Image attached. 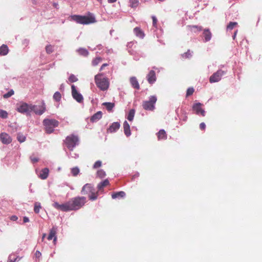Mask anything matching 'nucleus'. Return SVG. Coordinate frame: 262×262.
<instances>
[{"label":"nucleus","mask_w":262,"mask_h":262,"mask_svg":"<svg viewBox=\"0 0 262 262\" xmlns=\"http://www.w3.org/2000/svg\"><path fill=\"white\" fill-rule=\"evenodd\" d=\"M139 176V174L138 173L137 174H135L133 176V179H136L137 177H138Z\"/></svg>","instance_id":"55"},{"label":"nucleus","mask_w":262,"mask_h":262,"mask_svg":"<svg viewBox=\"0 0 262 262\" xmlns=\"http://www.w3.org/2000/svg\"><path fill=\"white\" fill-rule=\"evenodd\" d=\"M10 219L12 221H16L18 219V217L16 215H12Z\"/></svg>","instance_id":"50"},{"label":"nucleus","mask_w":262,"mask_h":262,"mask_svg":"<svg viewBox=\"0 0 262 262\" xmlns=\"http://www.w3.org/2000/svg\"><path fill=\"white\" fill-rule=\"evenodd\" d=\"M188 28L190 31L194 32H200L202 30V27L201 26L195 25L188 26Z\"/></svg>","instance_id":"25"},{"label":"nucleus","mask_w":262,"mask_h":262,"mask_svg":"<svg viewBox=\"0 0 262 262\" xmlns=\"http://www.w3.org/2000/svg\"><path fill=\"white\" fill-rule=\"evenodd\" d=\"M78 136L73 134L67 136L64 141L67 147L70 150H73V148L78 144Z\"/></svg>","instance_id":"6"},{"label":"nucleus","mask_w":262,"mask_h":262,"mask_svg":"<svg viewBox=\"0 0 262 262\" xmlns=\"http://www.w3.org/2000/svg\"><path fill=\"white\" fill-rule=\"evenodd\" d=\"M54 46L51 45H47L46 47V51L47 54H51L54 52Z\"/></svg>","instance_id":"33"},{"label":"nucleus","mask_w":262,"mask_h":262,"mask_svg":"<svg viewBox=\"0 0 262 262\" xmlns=\"http://www.w3.org/2000/svg\"><path fill=\"white\" fill-rule=\"evenodd\" d=\"M17 139L20 143H23L25 141L26 137L23 133H18L17 135Z\"/></svg>","instance_id":"29"},{"label":"nucleus","mask_w":262,"mask_h":262,"mask_svg":"<svg viewBox=\"0 0 262 262\" xmlns=\"http://www.w3.org/2000/svg\"><path fill=\"white\" fill-rule=\"evenodd\" d=\"M61 95L58 92H56L53 95V99L56 101H59L61 99Z\"/></svg>","instance_id":"36"},{"label":"nucleus","mask_w":262,"mask_h":262,"mask_svg":"<svg viewBox=\"0 0 262 262\" xmlns=\"http://www.w3.org/2000/svg\"><path fill=\"white\" fill-rule=\"evenodd\" d=\"M9 52V49L7 45H3L0 48V55L1 56H5Z\"/></svg>","instance_id":"23"},{"label":"nucleus","mask_w":262,"mask_h":262,"mask_svg":"<svg viewBox=\"0 0 262 262\" xmlns=\"http://www.w3.org/2000/svg\"><path fill=\"white\" fill-rule=\"evenodd\" d=\"M130 83L132 86L136 89L139 90L140 89V85L139 82L135 77H132L130 78Z\"/></svg>","instance_id":"20"},{"label":"nucleus","mask_w":262,"mask_h":262,"mask_svg":"<svg viewBox=\"0 0 262 262\" xmlns=\"http://www.w3.org/2000/svg\"><path fill=\"white\" fill-rule=\"evenodd\" d=\"M72 18L76 23L82 25L93 24L96 21L95 17L92 15L88 16L75 15L72 16Z\"/></svg>","instance_id":"4"},{"label":"nucleus","mask_w":262,"mask_h":262,"mask_svg":"<svg viewBox=\"0 0 262 262\" xmlns=\"http://www.w3.org/2000/svg\"><path fill=\"white\" fill-rule=\"evenodd\" d=\"M102 60V58L100 57H97L94 58L92 61V65L94 66H97L99 63H100Z\"/></svg>","instance_id":"32"},{"label":"nucleus","mask_w":262,"mask_h":262,"mask_svg":"<svg viewBox=\"0 0 262 262\" xmlns=\"http://www.w3.org/2000/svg\"><path fill=\"white\" fill-rule=\"evenodd\" d=\"M102 116V113L101 111H98L93 115L90 118L91 122H96L99 120Z\"/></svg>","instance_id":"18"},{"label":"nucleus","mask_w":262,"mask_h":262,"mask_svg":"<svg viewBox=\"0 0 262 262\" xmlns=\"http://www.w3.org/2000/svg\"><path fill=\"white\" fill-rule=\"evenodd\" d=\"M151 18L152 19L153 26L155 27V28H157V23L158 21L157 18L155 16H152Z\"/></svg>","instance_id":"45"},{"label":"nucleus","mask_w":262,"mask_h":262,"mask_svg":"<svg viewBox=\"0 0 262 262\" xmlns=\"http://www.w3.org/2000/svg\"><path fill=\"white\" fill-rule=\"evenodd\" d=\"M102 165V162L101 161H97L93 165V168L94 169H96V168H99Z\"/></svg>","instance_id":"42"},{"label":"nucleus","mask_w":262,"mask_h":262,"mask_svg":"<svg viewBox=\"0 0 262 262\" xmlns=\"http://www.w3.org/2000/svg\"><path fill=\"white\" fill-rule=\"evenodd\" d=\"M120 127V123L119 122H113L107 129V133H113L116 132Z\"/></svg>","instance_id":"15"},{"label":"nucleus","mask_w":262,"mask_h":262,"mask_svg":"<svg viewBox=\"0 0 262 262\" xmlns=\"http://www.w3.org/2000/svg\"><path fill=\"white\" fill-rule=\"evenodd\" d=\"M49 170L48 168H45L41 169L38 174V177L41 179L44 180L48 178L49 175Z\"/></svg>","instance_id":"17"},{"label":"nucleus","mask_w":262,"mask_h":262,"mask_svg":"<svg viewBox=\"0 0 262 262\" xmlns=\"http://www.w3.org/2000/svg\"><path fill=\"white\" fill-rule=\"evenodd\" d=\"M46 233L43 234L42 237V240H43V239L46 237Z\"/></svg>","instance_id":"57"},{"label":"nucleus","mask_w":262,"mask_h":262,"mask_svg":"<svg viewBox=\"0 0 262 262\" xmlns=\"http://www.w3.org/2000/svg\"><path fill=\"white\" fill-rule=\"evenodd\" d=\"M130 6L132 8L136 7L138 5L139 1L138 0H129Z\"/></svg>","instance_id":"37"},{"label":"nucleus","mask_w":262,"mask_h":262,"mask_svg":"<svg viewBox=\"0 0 262 262\" xmlns=\"http://www.w3.org/2000/svg\"><path fill=\"white\" fill-rule=\"evenodd\" d=\"M77 52L80 55L84 56H86L89 54V52L85 49L80 48L77 50Z\"/></svg>","instance_id":"31"},{"label":"nucleus","mask_w":262,"mask_h":262,"mask_svg":"<svg viewBox=\"0 0 262 262\" xmlns=\"http://www.w3.org/2000/svg\"><path fill=\"white\" fill-rule=\"evenodd\" d=\"M135 114V111L133 109L130 110L129 112V113H128V116L127 118V119L130 121H133L134 119Z\"/></svg>","instance_id":"30"},{"label":"nucleus","mask_w":262,"mask_h":262,"mask_svg":"<svg viewBox=\"0 0 262 262\" xmlns=\"http://www.w3.org/2000/svg\"><path fill=\"white\" fill-rule=\"evenodd\" d=\"M30 160L33 163H36L38 161L39 159L37 157H34L33 156L30 157Z\"/></svg>","instance_id":"46"},{"label":"nucleus","mask_w":262,"mask_h":262,"mask_svg":"<svg viewBox=\"0 0 262 262\" xmlns=\"http://www.w3.org/2000/svg\"><path fill=\"white\" fill-rule=\"evenodd\" d=\"M69 80L71 82H74L78 80V78L74 75L71 74L69 78Z\"/></svg>","instance_id":"41"},{"label":"nucleus","mask_w":262,"mask_h":262,"mask_svg":"<svg viewBox=\"0 0 262 262\" xmlns=\"http://www.w3.org/2000/svg\"><path fill=\"white\" fill-rule=\"evenodd\" d=\"M57 233V227H53L50 230L49 234L47 237L48 239L50 241L53 238L54 244H55L57 241V236L56 235Z\"/></svg>","instance_id":"14"},{"label":"nucleus","mask_w":262,"mask_h":262,"mask_svg":"<svg viewBox=\"0 0 262 262\" xmlns=\"http://www.w3.org/2000/svg\"><path fill=\"white\" fill-rule=\"evenodd\" d=\"M45 130L47 134H51L54 130V128L59 125V122L55 119H45L43 121Z\"/></svg>","instance_id":"5"},{"label":"nucleus","mask_w":262,"mask_h":262,"mask_svg":"<svg viewBox=\"0 0 262 262\" xmlns=\"http://www.w3.org/2000/svg\"><path fill=\"white\" fill-rule=\"evenodd\" d=\"M108 182L109 181H103V185H106L108 183Z\"/></svg>","instance_id":"54"},{"label":"nucleus","mask_w":262,"mask_h":262,"mask_svg":"<svg viewBox=\"0 0 262 262\" xmlns=\"http://www.w3.org/2000/svg\"><path fill=\"white\" fill-rule=\"evenodd\" d=\"M117 0H108V2L109 3H114L115 2H116Z\"/></svg>","instance_id":"53"},{"label":"nucleus","mask_w":262,"mask_h":262,"mask_svg":"<svg viewBox=\"0 0 262 262\" xmlns=\"http://www.w3.org/2000/svg\"><path fill=\"white\" fill-rule=\"evenodd\" d=\"M81 193L88 195L91 201L96 200L98 196V191L90 184H86L83 187Z\"/></svg>","instance_id":"3"},{"label":"nucleus","mask_w":262,"mask_h":262,"mask_svg":"<svg viewBox=\"0 0 262 262\" xmlns=\"http://www.w3.org/2000/svg\"><path fill=\"white\" fill-rule=\"evenodd\" d=\"M95 81L97 86L102 91L107 90L109 88V80L107 78L104 77L103 73L95 75Z\"/></svg>","instance_id":"2"},{"label":"nucleus","mask_w":262,"mask_h":262,"mask_svg":"<svg viewBox=\"0 0 262 262\" xmlns=\"http://www.w3.org/2000/svg\"><path fill=\"white\" fill-rule=\"evenodd\" d=\"M23 222L24 223H27L29 222V219L27 216H24L23 218Z\"/></svg>","instance_id":"51"},{"label":"nucleus","mask_w":262,"mask_h":262,"mask_svg":"<svg viewBox=\"0 0 262 262\" xmlns=\"http://www.w3.org/2000/svg\"><path fill=\"white\" fill-rule=\"evenodd\" d=\"M17 257H15L14 255H10L9 256L8 262H15L17 260Z\"/></svg>","instance_id":"44"},{"label":"nucleus","mask_w":262,"mask_h":262,"mask_svg":"<svg viewBox=\"0 0 262 262\" xmlns=\"http://www.w3.org/2000/svg\"><path fill=\"white\" fill-rule=\"evenodd\" d=\"M237 31L235 32L234 35L233 36V38L235 39Z\"/></svg>","instance_id":"56"},{"label":"nucleus","mask_w":262,"mask_h":262,"mask_svg":"<svg viewBox=\"0 0 262 262\" xmlns=\"http://www.w3.org/2000/svg\"><path fill=\"white\" fill-rule=\"evenodd\" d=\"M33 107H34L32 105H29L25 102H20L18 104L16 110L20 113L29 114L31 112V110Z\"/></svg>","instance_id":"7"},{"label":"nucleus","mask_w":262,"mask_h":262,"mask_svg":"<svg viewBox=\"0 0 262 262\" xmlns=\"http://www.w3.org/2000/svg\"><path fill=\"white\" fill-rule=\"evenodd\" d=\"M202 103L200 102L196 103L193 104L192 108L196 115L201 114V116L204 117L205 116V111L202 108Z\"/></svg>","instance_id":"10"},{"label":"nucleus","mask_w":262,"mask_h":262,"mask_svg":"<svg viewBox=\"0 0 262 262\" xmlns=\"http://www.w3.org/2000/svg\"><path fill=\"white\" fill-rule=\"evenodd\" d=\"M156 79L155 72L153 70H151L147 75L148 82L150 84H152L156 81Z\"/></svg>","instance_id":"16"},{"label":"nucleus","mask_w":262,"mask_h":262,"mask_svg":"<svg viewBox=\"0 0 262 262\" xmlns=\"http://www.w3.org/2000/svg\"><path fill=\"white\" fill-rule=\"evenodd\" d=\"M157 97L155 96H151L149 97L148 101L143 102V107L145 110L152 111L155 108V104L157 101Z\"/></svg>","instance_id":"8"},{"label":"nucleus","mask_w":262,"mask_h":262,"mask_svg":"<svg viewBox=\"0 0 262 262\" xmlns=\"http://www.w3.org/2000/svg\"><path fill=\"white\" fill-rule=\"evenodd\" d=\"M194 90L193 88H189L187 89L186 92V97H188L190 95H192L194 92Z\"/></svg>","instance_id":"43"},{"label":"nucleus","mask_w":262,"mask_h":262,"mask_svg":"<svg viewBox=\"0 0 262 262\" xmlns=\"http://www.w3.org/2000/svg\"><path fill=\"white\" fill-rule=\"evenodd\" d=\"M205 128H206V125H205V124L204 122H202V123H200V128L201 130H205Z\"/></svg>","instance_id":"48"},{"label":"nucleus","mask_w":262,"mask_h":262,"mask_svg":"<svg viewBox=\"0 0 262 262\" xmlns=\"http://www.w3.org/2000/svg\"><path fill=\"white\" fill-rule=\"evenodd\" d=\"M106 173L103 169H99L97 172V178L103 179L106 177Z\"/></svg>","instance_id":"27"},{"label":"nucleus","mask_w":262,"mask_h":262,"mask_svg":"<svg viewBox=\"0 0 262 262\" xmlns=\"http://www.w3.org/2000/svg\"><path fill=\"white\" fill-rule=\"evenodd\" d=\"M41 208L40 204L38 202H36L34 204V211L36 213L39 212L40 209Z\"/></svg>","instance_id":"35"},{"label":"nucleus","mask_w":262,"mask_h":262,"mask_svg":"<svg viewBox=\"0 0 262 262\" xmlns=\"http://www.w3.org/2000/svg\"><path fill=\"white\" fill-rule=\"evenodd\" d=\"M134 31L136 35L140 38H143V37L144 36V33L140 29V28L136 27L135 28H134Z\"/></svg>","instance_id":"26"},{"label":"nucleus","mask_w":262,"mask_h":262,"mask_svg":"<svg viewBox=\"0 0 262 262\" xmlns=\"http://www.w3.org/2000/svg\"><path fill=\"white\" fill-rule=\"evenodd\" d=\"M0 117L2 118H7L8 117V113L6 111L0 110Z\"/></svg>","instance_id":"40"},{"label":"nucleus","mask_w":262,"mask_h":262,"mask_svg":"<svg viewBox=\"0 0 262 262\" xmlns=\"http://www.w3.org/2000/svg\"><path fill=\"white\" fill-rule=\"evenodd\" d=\"M14 91L13 90H11L8 93L4 94L3 95V97L5 99L8 98L10 97L11 96H12L14 94Z\"/></svg>","instance_id":"39"},{"label":"nucleus","mask_w":262,"mask_h":262,"mask_svg":"<svg viewBox=\"0 0 262 262\" xmlns=\"http://www.w3.org/2000/svg\"><path fill=\"white\" fill-rule=\"evenodd\" d=\"M102 105L105 106L107 110L109 112L111 111L115 106V104L112 102H104Z\"/></svg>","instance_id":"28"},{"label":"nucleus","mask_w":262,"mask_h":262,"mask_svg":"<svg viewBox=\"0 0 262 262\" xmlns=\"http://www.w3.org/2000/svg\"><path fill=\"white\" fill-rule=\"evenodd\" d=\"M203 35L205 39V41H209L212 37V33L208 29H205L204 30Z\"/></svg>","instance_id":"19"},{"label":"nucleus","mask_w":262,"mask_h":262,"mask_svg":"<svg viewBox=\"0 0 262 262\" xmlns=\"http://www.w3.org/2000/svg\"><path fill=\"white\" fill-rule=\"evenodd\" d=\"M71 89L73 97L78 102H82L83 100V96L77 91L75 86L74 85H72Z\"/></svg>","instance_id":"11"},{"label":"nucleus","mask_w":262,"mask_h":262,"mask_svg":"<svg viewBox=\"0 0 262 262\" xmlns=\"http://www.w3.org/2000/svg\"><path fill=\"white\" fill-rule=\"evenodd\" d=\"M123 129L124 134L127 137L130 135V125L126 121H125L123 123Z\"/></svg>","instance_id":"21"},{"label":"nucleus","mask_w":262,"mask_h":262,"mask_svg":"<svg viewBox=\"0 0 262 262\" xmlns=\"http://www.w3.org/2000/svg\"><path fill=\"white\" fill-rule=\"evenodd\" d=\"M32 106L34 107L32 108L31 112L33 111L36 114L41 115L45 112L46 107L44 103L41 106H36L34 105H32Z\"/></svg>","instance_id":"13"},{"label":"nucleus","mask_w":262,"mask_h":262,"mask_svg":"<svg viewBox=\"0 0 262 262\" xmlns=\"http://www.w3.org/2000/svg\"><path fill=\"white\" fill-rule=\"evenodd\" d=\"M181 119L183 121H186L187 120V115L186 113H184L181 117Z\"/></svg>","instance_id":"47"},{"label":"nucleus","mask_w":262,"mask_h":262,"mask_svg":"<svg viewBox=\"0 0 262 262\" xmlns=\"http://www.w3.org/2000/svg\"><path fill=\"white\" fill-rule=\"evenodd\" d=\"M41 255V253L39 251H36L35 252V256L36 257L39 258Z\"/></svg>","instance_id":"49"},{"label":"nucleus","mask_w":262,"mask_h":262,"mask_svg":"<svg viewBox=\"0 0 262 262\" xmlns=\"http://www.w3.org/2000/svg\"><path fill=\"white\" fill-rule=\"evenodd\" d=\"M125 195V193L124 191H121L119 192H114L112 194V198L114 199L122 198Z\"/></svg>","instance_id":"22"},{"label":"nucleus","mask_w":262,"mask_h":262,"mask_svg":"<svg viewBox=\"0 0 262 262\" xmlns=\"http://www.w3.org/2000/svg\"><path fill=\"white\" fill-rule=\"evenodd\" d=\"M86 202V198L84 196L75 197L68 202L62 204H59L55 202L53 206L56 209L62 211L67 212L73 210H77L81 208Z\"/></svg>","instance_id":"1"},{"label":"nucleus","mask_w":262,"mask_h":262,"mask_svg":"<svg viewBox=\"0 0 262 262\" xmlns=\"http://www.w3.org/2000/svg\"><path fill=\"white\" fill-rule=\"evenodd\" d=\"M107 66H108V64H107V63H104V64H103L101 66V68H100V71H102V70H103L104 69V68L105 67Z\"/></svg>","instance_id":"52"},{"label":"nucleus","mask_w":262,"mask_h":262,"mask_svg":"<svg viewBox=\"0 0 262 262\" xmlns=\"http://www.w3.org/2000/svg\"><path fill=\"white\" fill-rule=\"evenodd\" d=\"M225 73V71L221 70H218L210 77L209 81L211 83L219 81L221 79L222 76L224 75Z\"/></svg>","instance_id":"9"},{"label":"nucleus","mask_w":262,"mask_h":262,"mask_svg":"<svg viewBox=\"0 0 262 262\" xmlns=\"http://www.w3.org/2000/svg\"><path fill=\"white\" fill-rule=\"evenodd\" d=\"M237 25L236 22H230L227 26V29L229 30H232L234 27Z\"/></svg>","instance_id":"38"},{"label":"nucleus","mask_w":262,"mask_h":262,"mask_svg":"<svg viewBox=\"0 0 262 262\" xmlns=\"http://www.w3.org/2000/svg\"><path fill=\"white\" fill-rule=\"evenodd\" d=\"M157 137L159 140H165L167 138V134L164 129H161L157 133Z\"/></svg>","instance_id":"24"},{"label":"nucleus","mask_w":262,"mask_h":262,"mask_svg":"<svg viewBox=\"0 0 262 262\" xmlns=\"http://www.w3.org/2000/svg\"><path fill=\"white\" fill-rule=\"evenodd\" d=\"M79 169L77 167H75L71 169V172L73 176H77L79 173Z\"/></svg>","instance_id":"34"},{"label":"nucleus","mask_w":262,"mask_h":262,"mask_svg":"<svg viewBox=\"0 0 262 262\" xmlns=\"http://www.w3.org/2000/svg\"><path fill=\"white\" fill-rule=\"evenodd\" d=\"M0 140L4 144H9L12 142V138L7 133H2L0 134Z\"/></svg>","instance_id":"12"}]
</instances>
